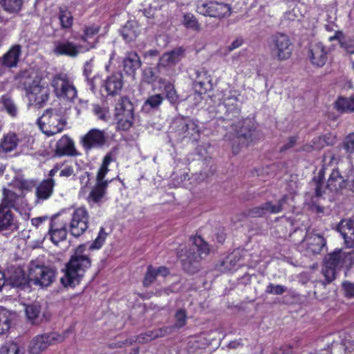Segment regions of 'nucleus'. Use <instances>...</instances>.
Here are the masks:
<instances>
[{
    "instance_id": "ddd939ff",
    "label": "nucleus",
    "mask_w": 354,
    "mask_h": 354,
    "mask_svg": "<svg viewBox=\"0 0 354 354\" xmlns=\"http://www.w3.org/2000/svg\"><path fill=\"white\" fill-rule=\"evenodd\" d=\"M62 337L57 333H49L35 336L28 347L29 354H39L50 345L62 342Z\"/></svg>"
},
{
    "instance_id": "2f4dec72",
    "label": "nucleus",
    "mask_w": 354,
    "mask_h": 354,
    "mask_svg": "<svg viewBox=\"0 0 354 354\" xmlns=\"http://www.w3.org/2000/svg\"><path fill=\"white\" fill-rule=\"evenodd\" d=\"M241 259V256L236 253H232L221 261L218 269L222 272H230L236 270L238 267V262Z\"/></svg>"
},
{
    "instance_id": "3c124183",
    "label": "nucleus",
    "mask_w": 354,
    "mask_h": 354,
    "mask_svg": "<svg viewBox=\"0 0 354 354\" xmlns=\"http://www.w3.org/2000/svg\"><path fill=\"white\" fill-rule=\"evenodd\" d=\"M341 260V250H339L328 254V257L325 259L324 264L327 266H331L337 268L340 264Z\"/></svg>"
},
{
    "instance_id": "423d86ee",
    "label": "nucleus",
    "mask_w": 354,
    "mask_h": 354,
    "mask_svg": "<svg viewBox=\"0 0 354 354\" xmlns=\"http://www.w3.org/2000/svg\"><path fill=\"white\" fill-rule=\"evenodd\" d=\"M171 129L180 140L186 138L191 142H196L200 138L201 131L198 124L188 118H176L171 124Z\"/></svg>"
},
{
    "instance_id": "69168bd1",
    "label": "nucleus",
    "mask_w": 354,
    "mask_h": 354,
    "mask_svg": "<svg viewBox=\"0 0 354 354\" xmlns=\"http://www.w3.org/2000/svg\"><path fill=\"white\" fill-rule=\"evenodd\" d=\"M156 272L158 276H162L163 277H167L170 274L169 269L166 266H160L156 268Z\"/></svg>"
},
{
    "instance_id": "0eeeda50",
    "label": "nucleus",
    "mask_w": 354,
    "mask_h": 354,
    "mask_svg": "<svg viewBox=\"0 0 354 354\" xmlns=\"http://www.w3.org/2000/svg\"><path fill=\"white\" fill-rule=\"evenodd\" d=\"M50 85L53 88L55 95L59 98L73 101L77 95V91L73 81L66 73L55 75L51 80Z\"/></svg>"
},
{
    "instance_id": "79ce46f5",
    "label": "nucleus",
    "mask_w": 354,
    "mask_h": 354,
    "mask_svg": "<svg viewBox=\"0 0 354 354\" xmlns=\"http://www.w3.org/2000/svg\"><path fill=\"white\" fill-rule=\"evenodd\" d=\"M12 314L4 308H0V335L5 334L10 328Z\"/></svg>"
},
{
    "instance_id": "b1692460",
    "label": "nucleus",
    "mask_w": 354,
    "mask_h": 354,
    "mask_svg": "<svg viewBox=\"0 0 354 354\" xmlns=\"http://www.w3.org/2000/svg\"><path fill=\"white\" fill-rule=\"evenodd\" d=\"M123 86L122 75L121 73H115L108 77L104 82L103 87L107 95L114 96L118 94Z\"/></svg>"
},
{
    "instance_id": "7c9ffc66",
    "label": "nucleus",
    "mask_w": 354,
    "mask_h": 354,
    "mask_svg": "<svg viewBox=\"0 0 354 354\" xmlns=\"http://www.w3.org/2000/svg\"><path fill=\"white\" fill-rule=\"evenodd\" d=\"M168 333L167 327L160 328L153 330H149L136 336V341L139 344H145L158 337H164Z\"/></svg>"
},
{
    "instance_id": "13d9d810",
    "label": "nucleus",
    "mask_w": 354,
    "mask_h": 354,
    "mask_svg": "<svg viewBox=\"0 0 354 354\" xmlns=\"http://www.w3.org/2000/svg\"><path fill=\"white\" fill-rule=\"evenodd\" d=\"M163 100V97L160 94H156L149 96L145 102V105H149L151 108L158 107Z\"/></svg>"
},
{
    "instance_id": "4c0bfd02",
    "label": "nucleus",
    "mask_w": 354,
    "mask_h": 354,
    "mask_svg": "<svg viewBox=\"0 0 354 354\" xmlns=\"http://www.w3.org/2000/svg\"><path fill=\"white\" fill-rule=\"evenodd\" d=\"M335 109L341 113H353L354 111V97H339L335 101Z\"/></svg>"
},
{
    "instance_id": "6ab92c4d",
    "label": "nucleus",
    "mask_w": 354,
    "mask_h": 354,
    "mask_svg": "<svg viewBox=\"0 0 354 354\" xmlns=\"http://www.w3.org/2000/svg\"><path fill=\"white\" fill-rule=\"evenodd\" d=\"M22 48L19 44H15L0 57V66L7 68H12L17 66L21 55Z\"/></svg>"
},
{
    "instance_id": "a211bd4d",
    "label": "nucleus",
    "mask_w": 354,
    "mask_h": 354,
    "mask_svg": "<svg viewBox=\"0 0 354 354\" xmlns=\"http://www.w3.org/2000/svg\"><path fill=\"white\" fill-rule=\"evenodd\" d=\"M48 234L50 241L57 245L59 242L66 239V224L59 223L57 218H52L49 224Z\"/></svg>"
},
{
    "instance_id": "f03ea898",
    "label": "nucleus",
    "mask_w": 354,
    "mask_h": 354,
    "mask_svg": "<svg viewBox=\"0 0 354 354\" xmlns=\"http://www.w3.org/2000/svg\"><path fill=\"white\" fill-rule=\"evenodd\" d=\"M190 240L197 251L190 246L180 245L177 257L183 271L189 274H194L200 270L201 261L209 255L210 247L201 236H191Z\"/></svg>"
},
{
    "instance_id": "4468645a",
    "label": "nucleus",
    "mask_w": 354,
    "mask_h": 354,
    "mask_svg": "<svg viewBox=\"0 0 354 354\" xmlns=\"http://www.w3.org/2000/svg\"><path fill=\"white\" fill-rule=\"evenodd\" d=\"M15 80L17 82V87L24 90L27 93L34 84L42 81L43 77L32 69H25L17 73Z\"/></svg>"
},
{
    "instance_id": "37998d69",
    "label": "nucleus",
    "mask_w": 354,
    "mask_h": 354,
    "mask_svg": "<svg viewBox=\"0 0 354 354\" xmlns=\"http://www.w3.org/2000/svg\"><path fill=\"white\" fill-rule=\"evenodd\" d=\"M0 102L4 109L11 117H16L18 113V109L13 100L8 95H3Z\"/></svg>"
},
{
    "instance_id": "f3484780",
    "label": "nucleus",
    "mask_w": 354,
    "mask_h": 354,
    "mask_svg": "<svg viewBox=\"0 0 354 354\" xmlns=\"http://www.w3.org/2000/svg\"><path fill=\"white\" fill-rule=\"evenodd\" d=\"M309 58L314 66L322 67L328 61V50L321 42L313 44L309 50Z\"/></svg>"
},
{
    "instance_id": "39448f33",
    "label": "nucleus",
    "mask_w": 354,
    "mask_h": 354,
    "mask_svg": "<svg viewBox=\"0 0 354 354\" xmlns=\"http://www.w3.org/2000/svg\"><path fill=\"white\" fill-rule=\"evenodd\" d=\"M37 124L44 134L51 136L63 131L66 118L59 109H47L37 120Z\"/></svg>"
},
{
    "instance_id": "7ed1b4c3",
    "label": "nucleus",
    "mask_w": 354,
    "mask_h": 354,
    "mask_svg": "<svg viewBox=\"0 0 354 354\" xmlns=\"http://www.w3.org/2000/svg\"><path fill=\"white\" fill-rule=\"evenodd\" d=\"M82 253V246H79L65 264V268L63 270L64 274L60 279V282L64 287L75 288L78 286L86 271L91 268V258Z\"/></svg>"
},
{
    "instance_id": "cd10ccee",
    "label": "nucleus",
    "mask_w": 354,
    "mask_h": 354,
    "mask_svg": "<svg viewBox=\"0 0 354 354\" xmlns=\"http://www.w3.org/2000/svg\"><path fill=\"white\" fill-rule=\"evenodd\" d=\"M55 153L59 156L77 155L73 141L66 135L62 136L57 142Z\"/></svg>"
},
{
    "instance_id": "e433bc0d",
    "label": "nucleus",
    "mask_w": 354,
    "mask_h": 354,
    "mask_svg": "<svg viewBox=\"0 0 354 354\" xmlns=\"http://www.w3.org/2000/svg\"><path fill=\"white\" fill-rule=\"evenodd\" d=\"M55 183L53 179L49 178L44 180L35 188V193L38 199H47L53 192Z\"/></svg>"
},
{
    "instance_id": "de8ad7c7",
    "label": "nucleus",
    "mask_w": 354,
    "mask_h": 354,
    "mask_svg": "<svg viewBox=\"0 0 354 354\" xmlns=\"http://www.w3.org/2000/svg\"><path fill=\"white\" fill-rule=\"evenodd\" d=\"M59 19L62 28H69L73 25V16L71 12L67 9H60Z\"/></svg>"
},
{
    "instance_id": "864d4df0",
    "label": "nucleus",
    "mask_w": 354,
    "mask_h": 354,
    "mask_svg": "<svg viewBox=\"0 0 354 354\" xmlns=\"http://www.w3.org/2000/svg\"><path fill=\"white\" fill-rule=\"evenodd\" d=\"M342 148L348 154L354 153V133H349L342 142Z\"/></svg>"
},
{
    "instance_id": "393cba45",
    "label": "nucleus",
    "mask_w": 354,
    "mask_h": 354,
    "mask_svg": "<svg viewBox=\"0 0 354 354\" xmlns=\"http://www.w3.org/2000/svg\"><path fill=\"white\" fill-rule=\"evenodd\" d=\"M26 315L28 320L32 324L38 325L44 320H48L50 315L44 312L41 314V306L37 304H29L26 307Z\"/></svg>"
},
{
    "instance_id": "49530a36",
    "label": "nucleus",
    "mask_w": 354,
    "mask_h": 354,
    "mask_svg": "<svg viewBox=\"0 0 354 354\" xmlns=\"http://www.w3.org/2000/svg\"><path fill=\"white\" fill-rule=\"evenodd\" d=\"M313 147L315 151H319L324 147L333 144V139L330 138V135H324L323 136L317 137L312 140Z\"/></svg>"
},
{
    "instance_id": "052dcab7",
    "label": "nucleus",
    "mask_w": 354,
    "mask_h": 354,
    "mask_svg": "<svg viewBox=\"0 0 354 354\" xmlns=\"http://www.w3.org/2000/svg\"><path fill=\"white\" fill-rule=\"evenodd\" d=\"M84 75L86 77H93L94 75V64H93V58H91L90 60L86 61L84 64Z\"/></svg>"
},
{
    "instance_id": "774afa93",
    "label": "nucleus",
    "mask_w": 354,
    "mask_h": 354,
    "mask_svg": "<svg viewBox=\"0 0 354 354\" xmlns=\"http://www.w3.org/2000/svg\"><path fill=\"white\" fill-rule=\"evenodd\" d=\"M21 187L22 189V193H23L24 191L28 192V191H31L33 189H35V185L32 182H28V181L24 180L21 183Z\"/></svg>"
},
{
    "instance_id": "f704fd0d",
    "label": "nucleus",
    "mask_w": 354,
    "mask_h": 354,
    "mask_svg": "<svg viewBox=\"0 0 354 354\" xmlns=\"http://www.w3.org/2000/svg\"><path fill=\"white\" fill-rule=\"evenodd\" d=\"M195 85L201 89L207 90V86H211L212 77L208 71L205 68H200L195 71Z\"/></svg>"
},
{
    "instance_id": "58836bf2",
    "label": "nucleus",
    "mask_w": 354,
    "mask_h": 354,
    "mask_svg": "<svg viewBox=\"0 0 354 354\" xmlns=\"http://www.w3.org/2000/svg\"><path fill=\"white\" fill-rule=\"evenodd\" d=\"M18 144V138L14 133H9L4 136L0 142V150L3 152H10L14 150Z\"/></svg>"
},
{
    "instance_id": "473e14b6",
    "label": "nucleus",
    "mask_w": 354,
    "mask_h": 354,
    "mask_svg": "<svg viewBox=\"0 0 354 354\" xmlns=\"http://www.w3.org/2000/svg\"><path fill=\"white\" fill-rule=\"evenodd\" d=\"M346 186V181L339 170L333 169L328 180L326 188L331 192H338Z\"/></svg>"
},
{
    "instance_id": "9b49d317",
    "label": "nucleus",
    "mask_w": 354,
    "mask_h": 354,
    "mask_svg": "<svg viewBox=\"0 0 354 354\" xmlns=\"http://www.w3.org/2000/svg\"><path fill=\"white\" fill-rule=\"evenodd\" d=\"M89 215L84 207L76 208L69 224V232L74 237L82 235L88 227Z\"/></svg>"
},
{
    "instance_id": "a18cd8bd",
    "label": "nucleus",
    "mask_w": 354,
    "mask_h": 354,
    "mask_svg": "<svg viewBox=\"0 0 354 354\" xmlns=\"http://www.w3.org/2000/svg\"><path fill=\"white\" fill-rule=\"evenodd\" d=\"M158 275L156 272V268L152 265H149L142 280V285L145 288H149L156 280Z\"/></svg>"
},
{
    "instance_id": "603ef678",
    "label": "nucleus",
    "mask_w": 354,
    "mask_h": 354,
    "mask_svg": "<svg viewBox=\"0 0 354 354\" xmlns=\"http://www.w3.org/2000/svg\"><path fill=\"white\" fill-rule=\"evenodd\" d=\"M175 324L174 327L181 328L187 324V312L185 309L178 310L174 315Z\"/></svg>"
},
{
    "instance_id": "bb28decb",
    "label": "nucleus",
    "mask_w": 354,
    "mask_h": 354,
    "mask_svg": "<svg viewBox=\"0 0 354 354\" xmlns=\"http://www.w3.org/2000/svg\"><path fill=\"white\" fill-rule=\"evenodd\" d=\"M9 281L11 286L19 288L22 290L30 288L32 283V281L29 279V274L26 276L24 270L21 268H17L14 270L9 277Z\"/></svg>"
},
{
    "instance_id": "2eb2a0df",
    "label": "nucleus",
    "mask_w": 354,
    "mask_h": 354,
    "mask_svg": "<svg viewBox=\"0 0 354 354\" xmlns=\"http://www.w3.org/2000/svg\"><path fill=\"white\" fill-rule=\"evenodd\" d=\"M105 142V131L97 129H91L81 139V143L86 151L93 148H100Z\"/></svg>"
},
{
    "instance_id": "09e8293b",
    "label": "nucleus",
    "mask_w": 354,
    "mask_h": 354,
    "mask_svg": "<svg viewBox=\"0 0 354 354\" xmlns=\"http://www.w3.org/2000/svg\"><path fill=\"white\" fill-rule=\"evenodd\" d=\"M322 179L323 176L321 175V173L319 172V176L317 177L314 178L310 183L312 189H314V196L315 197L322 196L323 193L325 192L326 189L323 186Z\"/></svg>"
},
{
    "instance_id": "20e7f679",
    "label": "nucleus",
    "mask_w": 354,
    "mask_h": 354,
    "mask_svg": "<svg viewBox=\"0 0 354 354\" xmlns=\"http://www.w3.org/2000/svg\"><path fill=\"white\" fill-rule=\"evenodd\" d=\"M267 48L270 57L279 62L287 60L292 55V42L285 33L277 32L270 35L267 39Z\"/></svg>"
},
{
    "instance_id": "680f3d73",
    "label": "nucleus",
    "mask_w": 354,
    "mask_h": 354,
    "mask_svg": "<svg viewBox=\"0 0 354 354\" xmlns=\"http://www.w3.org/2000/svg\"><path fill=\"white\" fill-rule=\"evenodd\" d=\"M298 140V136H290L288 138L287 142L280 148L279 151L281 153L285 152L294 147Z\"/></svg>"
},
{
    "instance_id": "5701e85b",
    "label": "nucleus",
    "mask_w": 354,
    "mask_h": 354,
    "mask_svg": "<svg viewBox=\"0 0 354 354\" xmlns=\"http://www.w3.org/2000/svg\"><path fill=\"white\" fill-rule=\"evenodd\" d=\"M286 201H278L277 204H272V201H268L263 206L257 207L251 209L248 212V215L252 217H261L266 213L276 214L282 209V203Z\"/></svg>"
},
{
    "instance_id": "e2e57ef3",
    "label": "nucleus",
    "mask_w": 354,
    "mask_h": 354,
    "mask_svg": "<svg viewBox=\"0 0 354 354\" xmlns=\"http://www.w3.org/2000/svg\"><path fill=\"white\" fill-rule=\"evenodd\" d=\"M342 287L345 291V295L346 297H354V283L349 281H344L342 283Z\"/></svg>"
},
{
    "instance_id": "c03bdc74",
    "label": "nucleus",
    "mask_w": 354,
    "mask_h": 354,
    "mask_svg": "<svg viewBox=\"0 0 354 354\" xmlns=\"http://www.w3.org/2000/svg\"><path fill=\"white\" fill-rule=\"evenodd\" d=\"M183 24L187 29H191L196 32L201 30V24L196 17L192 13L184 14Z\"/></svg>"
},
{
    "instance_id": "4d7b16f0",
    "label": "nucleus",
    "mask_w": 354,
    "mask_h": 354,
    "mask_svg": "<svg viewBox=\"0 0 354 354\" xmlns=\"http://www.w3.org/2000/svg\"><path fill=\"white\" fill-rule=\"evenodd\" d=\"M287 290V288L282 285H274L273 283H269L267 286L266 292L268 294H272L276 295H281L283 294Z\"/></svg>"
},
{
    "instance_id": "6e6552de",
    "label": "nucleus",
    "mask_w": 354,
    "mask_h": 354,
    "mask_svg": "<svg viewBox=\"0 0 354 354\" xmlns=\"http://www.w3.org/2000/svg\"><path fill=\"white\" fill-rule=\"evenodd\" d=\"M134 107L127 97H122L116 104L115 115L118 128L126 131L131 128L134 120Z\"/></svg>"
},
{
    "instance_id": "aec40b11",
    "label": "nucleus",
    "mask_w": 354,
    "mask_h": 354,
    "mask_svg": "<svg viewBox=\"0 0 354 354\" xmlns=\"http://www.w3.org/2000/svg\"><path fill=\"white\" fill-rule=\"evenodd\" d=\"M26 94L32 96L35 104L41 107L48 100L50 91L45 83H43L42 81H39V84H34Z\"/></svg>"
},
{
    "instance_id": "412c9836",
    "label": "nucleus",
    "mask_w": 354,
    "mask_h": 354,
    "mask_svg": "<svg viewBox=\"0 0 354 354\" xmlns=\"http://www.w3.org/2000/svg\"><path fill=\"white\" fill-rule=\"evenodd\" d=\"M325 245V239L319 234L307 236L301 243L302 247L306 248L308 254H319Z\"/></svg>"
},
{
    "instance_id": "a878e982",
    "label": "nucleus",
    "mask_w": 354,
    "mask_h": 354,
    "mask_svg": "<svg viewBox=\"0 0 354 354\" xmlns=\"http://www.w3.org/2000/svg\"><path fill=\"white\" fill-rule=\"evenodd\" d=\"M141 65L140 58L136 52L129 51L125 54L123 59V68L126 73L134 75Z\"/></svg>"
},
{
    "instance_id": "bf43d9fd",
    "label": "nucleus",
    "mask_w": 354,
    "mask_h": 354,
    "mask_svg": "<svg viewBox=\"0 0 354 354\" xmlns=\"http://www.w3.org/2000/svg\"><path fill=\"white\" fill-rule=\"evenodd\" d=\"M142 79L147 83H153L156 80V75L151 67L145 68L142 71Z\"/></svg>"
},
{
    "instance_id": "8fccbe9b",
    "label": "nucleus",
    "mask_w": 354,
    "mask_h": 354,
    "mask_svg": "<svg viewBox=\"0 0 354 354\" xmlns=\"http://www.w3.org/2000/svg\"><path fill=\"white\" fill-rule=\"evenodd\" d=\"M100 29V26L95 24L85 27L83 30V34L80 36L81 40L88 44V39L96 35Z\"/></svg>"
},
{
    "instance_id": "9d476101",
    "label": "nucleus",
    "mask_w": 354,
    "mask_h": 354,
    "mask_svg": "<svg viewBox=\"0 0 354 354\" xmlns=\"http://www.w3.org/2000/svg\"><path fill=\"white\" fill-rule=\"evenodd\" d=\"M56 274V270L50 267L35 266L29 270V279L33 285L47 287L53 283Z\"/></svg>"
},
{
    "instance_id": "c85d7f7f",
    "label": "nucleus",
    "mask_w": 354,
    "mask_h": 354,
    "mask_svg": "<svg viewBox=\"0 0 354 354\" xmlns=\"http://www.w3.org/2000/svg\"><path fill=\"white\" fill-rule=\"evenodd\" d=\"M14 216L7 206L0 205V232L8 230H17L14 224Z\"/></svg>"
},
{
    "instance_id": "f8f14e48",
    "label": "nucleus",
    "mask_w": 354,
    "mask_h": 354,
    "mask_svg": "<svg viewBox=\"0 0 354 354\" xmlns=\"http://www.w3.org/2000/svg\"><path fill=\"white\" fill-rule=\"evenodd\" d=\"M112 160V153H108L104 156L102 165L97 171V185L90 193L92 199H100L104 196L108 184V180H104V178L109 171L108 167Z\"/></svg>"
},
{
    "instance_id": "72a5a7b5",
    "label": "nucleus",
    "mask_w": 354,
    "mask_h": 354,
    "mask_svg": "<svg viewBox=\"0 0 354 354\" xmlns=\"http://www.w3.org/2000/svg\"><path fill=\"white\" fill-rule=\"evenodd\" d=\"M138 26L135 21H128L120 30L123 39L128 43L136 39L138 36Z\"/></svg>"
},
{
    "instance_id": "4be33fe9",
    "label": "nucleus",
    "mask_w": 354,
    "mask_h": 354,
    "mask_svg": "<svg viewBox=\"0 0 354 354\" xmlns=\"http://www.w3.org/2000/svg\"><path fill=\"white\" fill-rule=\"evenodd\" d=\"M337 230L342 236L346 247L354 248V221L351 219L341 221L337 226Z\"/></svg>"
},
{
    "instance_id": "1a4fd4ad",
    "label": "nucleus",
    "mask_w": 354,
    "mask_h": 354,
    "mask_svg": "<svg viewBox=\"0 0 354 354\" xmlns=\"http://www.w3.org/2000/svg\"><path fill=\"white\" fill-rule=\"evenodd\" d=\"M196 11L204 16L221 19L230 15L231 7L229 4L214 1H199Z\"/></svg>"
},
{
    "instance_id": "0e129e2a",
    "label": "nucleus",
    "mask_w": 354,
    "mask_h": 354,
    "mask_svg": "<svg viewBox=\"0 0 354 354\" xmlns=\"http://www.w3.org/2000/svg\"><path fill=\"white\" fill-rule=\"evenodd\" d=\"M311 203L308 204L309 209L312 212L316 213L317 214H321L324 213V207L318 205L316 201H310Z\"/></svg>"
},
{
    "instance_id": "ea45409f",
    "label": "nucleus",
    "mask_w": 354,
    "mask_h": 354,
    "mask_svg": "<svg viewBox=\"0 0 354 354\" xmlns=\"http://www.w3.org/2000/svg\"><path fill=\"white\" fill-rule=\"evenodd\" d=\"M111 232H106L105 227H100L96 238L90 244L88 249L91 251L98 250L101 249L105 243V241Z\"/></svg>"
},
{
    "instance_id": "6e6d98bb",
    "label": "nucleus",
    "mask_w": 354,
    "mask_h": 354,
    "mask_svg": "<svg viewBox=\"0 0 354 354\" xmlns=\"http://www.w3.org/2000/svg\"><path fill=\"white\" fill-rule=\"evenodd\" d=\"M336 269V268L324 265L322 273L327 283H330L335 279Z\"/></svg>"
},
{
    "instance_id": "c756f323",
    "label": "nucleus",
    "mask_w": 354,
    "mask_h": 354,
    "mask_svg": "<svg viewBox=\"0 0 354 354\" xmlns=\"http://www.w3.org/2000/svg\"><path fill=\"white\" fill-rule=\"evenodd\" d=\"M183 53V51L181 48H178L163 54L159 59L158 64V68L160 70L162 67L165 68L175 65L180 61Z\"/></svg>"
},
{
    "instance_id": "dca6fc26",
    "label": "nucleus",
    "mask_w": 354,
    "mask_h": 354,
    "mask_svg": "<svg viewBox=\"0 0 354 354\" xmlns=\"http://www.w3.org/2000/svg\"><path fill=\"white\" fill-rule=\"evenodd\" d=\"M82 48L81 45L68 40H57L54 42L53 53L57 55L76 57Z\"/></svg>"
},
{
    "instance_id": "5fc2aeb1",
    "label": "nucleus",
    "mask_w": 354,
    "mask_h": 354,
    "mask_svg": "<svg viewBox=\"0 0 354 354\" xmlns=\"http://www.w3.org/2000/svg\"><path fill=\"white\" fill-rule=\"evenodd\" d=\"M93 113L98 119L107 121L109 118V113L106 108L102 107L98 104L93 105Z\"/></svg>"
},
{
    "instance_id": "f257e3e1",
    "label": "nucleus",
    "mask_w": 354,
    "mask_h": 354,
    "mask_svg": "<svg viewBox=\"0 0 354 354\" xmlns=\"http://www.w3.org/2000/svg\"><path fill=\"white\" fill-rule=\"evenodd\" d=\"M215 113L218 125L234 131L232 139V150L234 155L259 139L260 133L254 120L241 119L239 99L231 91L223 94L222 102L216 107Z\"/></svg>"
},
{
    "instance_id": "338daca9",
    "label": "nucleus",
    "mask_w": 354,
    "mask_h": 354,
    "mask_svg": "<svg viewBox=\"0 0 354 354\" xmlns=\"http://www.w3.org/2000/svg\"><path fill=\"white\" fill-rule=\"evenodd\" d=\"M19 348L16 343H10L7 347V354H19Z\"/></svg>"
},
{
    "instance_id": "a19ab883",
    "label": "nucleus",
    "mask_w": 354,
    "mask_h": 354,
    "mask_svg": "<svg viewBox=\"0 0 354 354\" xmlns=\"http://www.w3.org/2000/svg\"><path fill=\"white\" fill-rule=\"evenodd\" d=\"M23 0H0V4L5 11L16 15L21 9Z\"/></svg>"
},
{
    "instance_id": "c9c22d12",
    "label": "nucleus",
    "mask_w": 354,
    "mask_h": 354,
    "mask_svg": "<svg viewBox=\"0 0 354 354\" xmlns=\"http://www.w3.org/2000/svg\"><path fill=\"white\" fill-rule=\"evenodd\" d=\"M160 83L163 85L162 91L166 99L171 104H178L180 102L179 95L177 94L174 84L165 80H160Z\"/></svg>"
}]
</instances>
